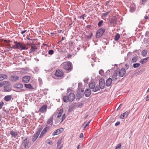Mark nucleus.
I'll return each instance as SVG.
<instances>
[{
	"label": "nucleus",
	"mask_w": 149,
	"mask_h": 149,
	"mask_svg": "<svg viewBox=\"0 0 149 149\" xmlns=\"http://www.w3.org/2000/svg\"><path fill=\"white\" fill-rule=\"evenodd\" d=\"M75 99V95L73 93H70L68 96H64L63 97V101L67 102L68 101L72 102Z\"/></svg>",
	"instance_id": "1"
},
{
	"label": "nucleus",
	"mask_w": 149,
	"mask_h": 149,
	"mask_svg": "<svg viewBox=\"0 0 149 149\" xmlns=\"http://www.w3.org/2000/svg\"><path fill=\"white\" fill-rule=\"evenodd\" d=\"M14 43L16 45V49H19L20 48L21 49L20 50H26L27 48L26 47L25 45H24L22 43L17 41H15Z\"/></svg>",
	"instance_id": "2"
},
{
	"label": "nucleus",
	"mask_w": 149,
	"mask_h": 149,
	"mask_svg": "<svg viewBox=\"0 0 149 149\" xmlns=\"http://www.w3.org/2000/svg\"><path fill=\"white\" fill-rule=\"evenodd\" d=\"M89 87L92 90V91L96 92L100 90L99 87L98 86H96L94 82H91L89 84Z\"/></svg>",
	"instance_id": "3"
},
{
	"label": "nucleus",
	"mask_w": 149,
	"mask_h": 149,
	"mask_svg": "<svg viewBox=\"0 0 149 149\" xmlns=\"http://www.w3.org/2000/svg\"><path fill=\"white\" fill-rule=\"evenodd\" d=\"M72 65L70 62L65 63L63 64L64 68L67 70H70L72 69Z\"/></svg>",
	"instance_id": "4"
},
{
	"label": "nucleus",
	"mask_w": 149,
	"mask_h": 149,
	"mask_svg": "<svg viewBox=\"0 0 149 149\" xmlns=\"http://www.w3.org/2000/svg\"><path fill=\"white\" fill-rule=\"evenodd\" d=\"M105 29L103 28H100L96 32V37L98 38L102 36L105 32Z\"/></svg>",
	"instance_id": "5"
},
{
	"label": "nucleus",
	"mask_w": 149,
	"mask_h": 149,
	"mask_svg": "<svg viewBox=\"0 0 149 149\" xmlns=\"http://www.w3.org/2000/svg\"><path fill=\"white\" fill-rule=\"evenodd\" d=\"M118 75V70H116L115 71L114 74L112 77V81L113 82H115L116 80L118 78V77H117Z\"/></svg>",
	"instance_id": "6"
},
{
	"label": "nucleus",
	"mask_w": 149,
	"mask_h": 149,
	"mask_svg": "<svg viewBox=\"0 0 149 149\" xmlns=\"http://www.w3.org/2000/svg\"><path fill=\"white\" fill-rule=\"evenodd\" d=\"M63 72L61 70H56L54 74L55 75L58 77H62L63 76Z\"/></svg>",
	"instance_id": "7"
},
{
	"label": "nucleus",
	"mask_w": 149,
	"mask_h": 149,
	"mask_svg": "<svg viewBox=\"0 0 149 149\" xmlns=\"http://www.w3.org/2000/svg\"><path fill=\"white\" fill-rule=\"evenodd\" d=\"M118 75L120 77H123L125 74V68H123L121 69L119 71H118Z\"/></svg>",
	"instance_id": "8"
},
{
	"label": "nucleus",
	"mask_w": 149,
	"mask_h": 149,
	"mask_svg": "<svg viewBox=\"0 0 149 149\" xmlns=\"http://www.w3.org/2000/svg\"><path fill=\"white\" fill-rule=\"evenodd\" d=\"M99 88H100L101 89L104 88L105 86V81L103 79H101L100 80L99 82Z\"/></svg>",
	"instance_id": "9"
},
{
	"label": "nucleus",
	"mask_w": 149,
	"mask_h": 149,
	"mask_svg": "<svg viewBox=\"0 0 149 149\" xmlns=\"http://www.w3.org/2000/svg\"><path fill=\"white\" fill-rule=\"evenodd\" d=\"M47 108V107L46 105H44L40 108L39 111L41 113H43L46 111Z\"/></svg>",
	"instance_id": "10"
},
{
	"label": "nucleus",
	"mask_w": 149,
	"mask_h": 149,
	"mask_svg": "<svg viewBox=\"0 0 149 149\" xmlns=\"http://www.w3.org/2000/svg\"><path fill=\"white\" fill-rule=\"evenodd\" d=\"M130 113V111H127L122 114L120 116L121 119H123L127 117Z\"/></svg>",
	"instance_id": "11"
},
{
	"label": "nucleus",
	"mask_w": 149,
	"mask_h": 149,
	"mask_svg": "<svg viewBox=\"0 0 149 149\" xmlns=\"http://www.w3.org/2000/svg\"><path fill=\"white\" fill-rule=\"evenodd\" d=\"M18 132H17L16 131L12 130L10 131V134L13 137L15 138L17 136Z\"/></svg>",
	"instance_id": "12"
},
{
	"label": "nucleus",
	"mask_w": 149,
	"mask_h": 149,
	"mask_svg": "<svg viewBox=\"0 0 149 149\" xmlns=\"http://www.w3.org/2000/svg\"><path fill=\"white\" fill-rule=\"evenodd\" d=\"M30 79V77L28 76H26L23 77L22 79V81L24 83H28Z\"/></svg>",
	"instance_id": "13"
},
{
	"label": "nucleus",
	"mask_w": 149,
	"mask_h": 149,
	"mask_svg": "<svg viewBox=\"0 0 149 149\" xmlns=\"http://www.w3.org/2000/svg\"><path fill=\"white\" fill-rule=\"evenodd\" d=\"M19 79V77L16 75H12L10 77V79L13 82L16 81L18 80Z\"/></svg>",
	"instance_id": "14"
},
{
	"label": "nucleus",
	"mask_w": 149,
	"mask_h": 149,
	"mask_svg": "<svg viewBox=\"0 0 149 149\" xmlns=\"http://www.w3.org/2000/svg\"><path fill=\"white\" fill-rule=\"evenodd\" d=\"M91 93V91L90 89H86L85 91L84 94L86 97H89Z\"/></svg>",
	"instance_id": "15"
},
{
	"label": "nucleus",
	"mask_w": 149,
	"mask_h": 149,
	"mask_svg": "<svg viewBox=\"0 0 149 149\" xmlns=\"http://www.w3.org/2000/svg\"><path fill=\"white\" fill-rule=\"evenodd\" d=\"M112 81V79L111 78H109L106 81V86L108 87L110 86L111 84Z\"/></svg>",
	"instance_id": "16"
},
{
	"label": "nucleus",
	"mask_w": 149,
	"mask_h": 149,
	"mask_svg": "<svg viewBox=\"0 0 149 149\" xmlns=\"http://www.w3.org/2000/svg\"><path fill=\"white\" fill-rule=\"evenodd\" d=\"M10 83L6 81H3L1 82H0V87H2L4 85H6L8 86L10 85Z\"/></svg>",
	"instance_id": "17"
},
{
	"label": "nucleus",
	"mask_w": 149,
	"mask_h": 149,
	"mask_svg": "<svg viewBox=\"0 0 149 149\" xmlns=\"http://www.w3.org/2000/svg\"><path fill=\"white\" fill-rule=\"evenodd\" d=\"M29 143V141L27 140L26 139L24 140L22 142V145L25 147H26L27 145H28Z\"/></svg>",
	"instance_id": "18"
},
{
	"label": "nucleus",
	"mask_w": 149,
	"mask_h": 149,
	"mask_svg": "<svg viewBox=\"0 0 149 149\" xmlns=\"http://www.w3.org/2000/svg\"><path fill=\"white\" fill-rule=\"evenodd\" d=\"M14 87L15 88H22L23 87V85L21 83H18L15 84Z\"/></svg>",
	"instance_id": "19"
},
{
	"label": "nucleus",
	"mask_w": 149,
	"mask_h": 149,
	"mask_svg": "<svg viewBox=\"0 0 149 149\" xmlns=\"http://www.w3.org/2000/svg\"><path fill=\"white\" fill-rule=\"evenodd\" d=\"M47 124L52 126L53 124V117H50L47 121Z\"/></svg>",
	"instance_id": "20"
},
{
	"label": "nucleus",
	"mask_w": 149,
	"mask_h": 149,
	"mask_svg": "<svg viewBox=\"0 0 149 149\" xmlns=\"http://www.w3.org/2000/svg\"><path fill=\"white\" fill-rule=\"evenodd\" d=\"M7 77V76L6 74H0V81H1L4 79H6Z\"/></svg>",
	"instance_id": "21"
},
{
	"label": "nucleus",
	"mask_w": 149,
	"mask_h": 149,
	"mask_svg": "<svg viewBox=\"0 0 149 149\" xmlns=\"http://www.w3.org/2000/svg\"><path fill=\"white\" fill-rule=\"evenodd\" d=\"M12 98V97L10 95H7L6 96L4 97V100L6 101H8L10 100Z\"/></svg>",
	"instance_id": "22"
},
{
	"label": "nucleus",
	"mask_w": 149,
	"mask_h": 149,
	"mask_svg": "<svg viewBox=\"0 0 149 149\" xmlns=\"http://www.w3.org/2000/svg\"><path fill=\"white\" fill-rule=\"evenodd\" d=\"M138 59V57L137 56L134 57L132 59V63H135L136 62Z\"/></svg>",
	"instance_id": "23"
},
{
	"label": "nucleus",
	"mask_w": 149,
	"mask_h": 149,
	"mask_svg": "<svg viewBox=\"0 0 149 149\" xmlns=\"http://www.w3.org/2000/svg\"><path fill=\"white\" fill-rule=\"evenodd\" d=\"M25 87L26 88L30 89H33V88L30 84H24Z\"/></svg>",
	"instance_id": "24"
},
{
	"label": "nucleus",
	"mask_w": 149,
	"mask_h": 149,
	"mask_svg": "<svg viewBox=\"0 0 149 149\" xmlns=\"http://www.w3.org/2000/svg\"><path fill=\"white\" fill-rule=\"evenodd\" d=\"M49 128L50 127L49 126H47L41 132L45 134L46 132L49 130Z\"/></svg>",
	"instance_id": "25"
},
{
	"label": "nucleus",
	"mask_w": 149,
	"mask_h": 149,
	"mask_svg": "<svg viewBox=\"0 0 149 149\" xmlns=\"http://www.w3.org/2000/svg\"><path fill=\"white\" fill-rule=\"evenodd\" d=\"M36 46H31V47L30 51L29 52V53H32L35 51L36 49Z\"/></svg>",
	"instance_id": "26"
},
{
	"label": "nucleus",
	"mask_w": 149,
	"mask_h": 149,
	"mask_svg": "<svg viewBox=\"0 0 149 149\" xmlns=\"http://www.w3.org/2000/svg\"><path fill=\"white\" fill-rule=\"evenodd\" d=\"M82 94L80 92V91H79L77 92V98L79 99L82 97Z\"/></svg>",
	"instance_id": "27"
},
{
	"label": "nucleus",
	"mask_w": 149,
	"mask_h": 149,
	"mask_svg": "<svg viewBox=\"0 0 149 149\" xmlns=\"http://www.w3.org/2000/svg\"><path fill=\"white\" fill-rule=\"evenodd\" d=\"M148 58V57H146V58H144L143 59L141 60L139 62L142 64H143L144 63L147 62V60Z\"/></svg>",
	"instance_id": "28"
},
{
	"label": "nucleus",
	"mask_w": 149,
	"mask_h": 149,
	"mask_svg": "<svg viewBox=\"0 0 149 149\" xmlns=\"http://www.w3.org/2000/svg\"><path fill=\"white\" fill-rule=\"evenodd\" d=\"M38 138V137L34 134L31 137V140L33 142H35L36 140L37 139V138Z\"/></svg>",
	"instance_id": "29"
},
{
	"label": "nucleus",
	"mask_w": 149,
	"mask_h": 149,
	"mask_svg": "<svg viewBox=\"0 0 149 149\" xmlns=\"http://www.w3.org/2000/svg\"><path fill=\"white\" fill-rule=\"evenodd\" d=\"M88 34H89V35H86L85 36L88 39L90 38H91L93 35L91 31L88 32Z\"/></svg>",
	"instance_id": "30"
},
{
	"label": "nucleus",
	"mask_w": 149,
	"mask_h": 149,
	"mask_svg": "<svg viewBox=\"0 0 149 149\" xmlns=\"http://www.w3.org/2000/svg\"><path fill=\"white\" fill-rule=\"evenodd\" d=\"M120 35L117 33L116 34L114 38V40L115 41L118 40L120 38Z\"/></svg>",
	"instance_id": "31"
},
{
	"label": "nucleus",
	"mask_w": 149,
	"mask_h": 149,
	"mask_svg": "<svg viewBox=\"0 0 149 149\" xmlns=\"http://www.w3.org/2000/svg\"><path fill=\"white\" fill-rule=\"evenodd\" d=\"M147 51L146 50H143L141 52V55L143 56H145L147 54Z\"/></svg>",
	"instance_id": "32"
},
{
	"label": "nucleus",
	"mask_w": 149,
	"mask_h": 149,
	"mask_svg": "<svg viewBox=\"0 0 149 149\" xmlns=\"http://www.w3.org/2000/svg\"><path fill=\"white\" fill-rule=\"evenodd\" d=\"M135 7L132 6H130V12L133 13L135 11Z\"/></svg>",
	"instance_id": "33"
},
{
	"label": "nucleus",
	"mask_w": 149,
	"mask_h": 149,
	"mask_svg": "<svg viewBox=\"0 0 149 149\" xmlns=\"http://www.w3.org/2000/svg\"><path fill=\"white\" fill-rule=\"evenodd\" d=\"M61 140H62L61 139H60L58 140V141L57 143V148H58V147H59V146L61 144Z\"/></svg>",
	"instance_id": "34"
},
{
	"label": "nucleus",
	"mask_w": 149,
	"mask_h": 149,
	"mask_svg": "<svg viewBox=\"0 0 149 149\" xmlns=\"http://www.w3.org/2000/svg\"><path fill=\"white\" fill-rule=\"evenodd\" d=\"M110 12V11H107L106 13H103L102 15V17H107L108 14Z\"/></svg>",
	"instance_id": "35"
},
{
	"label": "nucleus",
	"mask_w": 149,
	"mask_h": 149,
	"mask_svg": "<svg viewBox=\"0 0 149 149\" xmlns=\"http://www.w3.org/2000/svg\"><path fill=\"white\" fill-rule=\"evenodd\" d=\"M141 64L139 63H134L133 65V67L134 68H136L139 67Z\"/></svg>",
	"instance_id": "36"
},
{
	"label": "nucleus",
	"mask_w": 149,
	"mask_h": 149,
	"mask_svg": "<svg viewBox=\"0 0 149 149\" xmlns=\"http://www.w3.org/2000/svg\"><path fill=\"white\" fill-rule=\"evenodd\" d=\"M59 134V133L58 131L57 130L56 131H55L52 134V136H55L56 135H58Z\"/></svg>",
	"instance_id": "37"
},
{
	"label": "nucleus",
	"mask_w": 149,
	"mask_h": 149,
	"mask_svg": "<svg viewBox=\"0 0 149 149\" xmlns=\"http://www.w3.org/2000/svg\"><path fill=\"white\" fill-rule=\"evenodd\" d=\"M103 22V21L102 20H101L99 21L98 23V26L99 27H100L102 25Z\"/></svg>",
	"instance_id": "38"
},
{
	"label": "nucleus",
	"mask_w": 149,
	"mask_h": 149,
	"mask_svg": "<svg viewBox=\"0 0 149 149\" xmlns=\"http://www.w3.org/2000/svg\"><path fill=\"white\" fill-rule=\"evenodd\" d=\"M54 51L53 50L51 49L49 51H48V54L49 55H52L54 53Z\"/></svg>",
	"instance_id": "39"
},
{
	"label": "nucleus",
	"mask_w": 149,
	"mask_h": 149,
	"mask_svg": "<svg viewBox=\"0 0 149 149\" xmlns=\"http://www.w3.org/2000/svg\"><path fill=\"white\" fill-rule=\"evenodd\" d=\"M99 74L101 75V76H102L104 74V71L102 70H100L99 71Z\"/></svg>",
	"instance_id": "40"
},
{
	"label": "nucleus",
	"mask_w": 149,
	"mask_h": 149,
	"mask_svg": "<svg viewBox=\"0 0 149 149\" xmlns=\"http://www.w3.org/2000/svg\"><path fill=\"white\" fill-rule=\"evenodd\" d=\"M91 120H90L87 122V124L85 125V126L84 127V128H83L84 130H85V129L86 128V127H87L89 125V123H90L91 122Z\"/></svg>",
	"instance_id": "41"
},
{
	"label": "nucleus",
	"mask_w": 149,
	"mask_h": 149,
	"mask_svg": "<svg viewBox=\"0 0 149 149\" xmlns=\"http://www.w3.org/2000/svg\"><path fill=\"white\" fill-rule=\"evenodd\" d=\"M89 80V79L88 78H86L84 79V81L85 84H86L87 83L88 81Z\"/></svg>",
	"instance_id": "42"
},
{
	"label": "nucleus",
	"mask_w": 149,
	"mask_h": 149,
	"mask_svg": "<svg viewBox=\"0 0 149 149\" xmlns=\"http://www.w3.org/2000/svg\"><path fill=\"white\" fill-rule=\"evenodd\" d=\"M63 112V111L62 109H60V110H59L58 112V113L59 114H60L61 115H62Z\"/></svg>",
	"instance_id": "43"
},
{
	"label": "nucleus",
	"mask_w": 149,
	"mask_h": 149,
	"mask_svg": "<svg viewBox=\"0 0 149 149\" xmlns=\"http://www.w3.org/2000/svg\"><path fill=\"white\" fill-rule=\"evenodd\" d=\"M42 127H40L38 128L37 129L36 131L40 133L41 131H42Z\"/></svg>",
	"instance_id": "44"
},
{
	"label": "nucleus",
	"mask_w": 149,
	"mask_h": 149,
	"mask_svg": "<svg viewBox=\"0 0 149 149\" xmlns=\"http://www.w3.org/2000/svg\"><path fill=\"white\" fill-rule=\"evenodd\" d=\"M4 104V103L3 102H0V109H2V107L3 106Z\"/></svg>",
	"instance_id": "45"
},
{
	"label": "nucleus",
	"mask_w": 149,
	"mask_h": 149,
	"mask_svg": "<svg viewBox=\"0 0 149 149\" xmlns=\"http://www.w3.org/2000/svg\"><path fill=\"white\" fill-rule=\"evenodd\" d=\"M57 130L58 131L59 134H60L62 132H63V128H60L57 129Z\"/></svg>",
	"instance_id": "46"
},
{
	"label": "nucleus",
	"mask_w": 149,
	"mask_h": 149,
	"mask_svg": "<svg viewBox=\"0 0 149 149\" xmlns=\"http://www.w3.org/2000/svg\"><path fill=\"white\" fill-rule=\"evenodd\" d=\"M65 114H63L62 116V120L61 121V122H62L64 120L65 118Z\"/></svg>",
	"instance_id": "47"
},
{
	"label": "nucleus",
	"mask_w": 149,
	"mask_h": 149,
	"mask_svg": "<svg viewBox=\"0 0 149 149\" xmlns=\"http://www.w3.org/2000/svg\"><path fill=\"white\" fill-rule=\"evenodd\" d=\"M40 133V132L36 131V133L35 134H34L38 137Z\"/></svg>",
	"instance_id": "48"
},
{
	"label": "nucleus",
	"mask_w": 149,
	"mask_h": 149,
	"mask_svg": "<svg viewBox=\"0 0 149 149\" xmlns=\"http://www.w3.org/2000/svg\"><path fill=\"white\" fill-rule=\"evenodd\" d=\"M40 133V132L36 131V133L35 134H34L38 137Z\"/></svg>",
	"instance_id": "49"
},
{
	"label": "nucleus",
	"mask_w": 149,
	"mask_h": 149,
	"mask_svg": "<svg viewBox=\"0 0 149 149\" xmlns=\"http://www.w3.org/2000/svg\"><path fill=\"white\" fill-rule=\"evenodd\" d=\"M86 15L85 14H83L80 17V18L81 19H84V17Z\"/></svg>",
	"instance_id": "50"
},
{
	"label": "nucleus",
	"mask_w": 149,
	"mask_h": 149,
	"mask_svg": "<svg viewBox=\"0 0 149 149\" xmlns=\"http://www.w3.org/2000/svg\"><path fill=\"white\" fill-rule=\"evenodd\" d=\"M47 143L49 145H52L53 144V142L51 141H49Z\"/></svg>",
	"instance_id": "51"
},
{
	"label": "nucleus",
	"mask_w": 149,
	"mask_h": 149,
	"mask_svg": "<svg viewBox=\"0 0 149 149\" xmlns=\"http://www.w3.org/2000/svg\"><path fill=\"white\" fill-rule=\"evenodd\" d=\"M125 66L126 67L125 69H126V70H127L128 69V68H129V66L128 64H127V63L125 65Z\"/></svg>",
	"instance_id": "52"
},
{
	"label": "nucleus",
	"mask_w": 149,
	"mask_h": 149,
	"mask_svg": "<svg viewBox=\"0 0 149 149\" xmlns=\"http://www.w3.org/2000/svg\"><path fill=\"white\" fill-rule=\"evenodd\" d=\"M82 105V103L79 104L78 105L77 107H81Z\"/></svg>",
	"instance_id": "53"
},
{
	"label": "nucleus",
	"mask_w": 149,
	"mask_h": 149,
	"mask_svg": "<svg viewBox=\"0 0 149 149\" xmlns=\"http://www.w3.org/2000/svg\"><path fill=\"white\" fill-rule=\"evenodd\" d=\"M83 136H84V134H83L82 133H81L80 134L79 138H81L83 137Z\"/></svg>",
	"instance_id": "54"
},
{
	"label": "nucleus",
	"mask_w": 149,
	"mask_h": 149,
	"mask_svg": "<svg viewBox=\"0 0 149 149\" xmlns=\"http://www.w3.org/2000/svg\"><path fill=\"white\" fill-rule=\"evenodd\" d=\"M147 1H148V0H142L141 4H143V3H146Z\"/></svg>",
	"instance_id": "55"
},
{
	"label": "nucleus",
	"mask_w": 149,
	"mask_h": 149,
	"mask_svg": "<svg viewBox=\"0 0 149 149\" xmlns=\"http://www.w3.org/2000/svg\"><path fill=\"white\" fill-rule=\"evenodd\" d=\"M120 122H117L115 123V125L116 126H118L120 125Z\"/></svg>",
	"instance_id": "56"
},
{
	"label": "nucleus",
	"mask_w": 149,
	"mask_h": 149,
	"mask_svg": "<svg viewBox=\"0 0 149 149\" xmlns=\"http://www.w3.org/2000/svg\"><path fill=\"white\" fill-rule=\"evenodd\" d=\"M149 100V94L148 95L146 98V101H148Z\"/></svg>",
	"instance_id": "57"
},
{
	"label": "nucleus",
	"mask_w": 149,
	"mask_h": 149,
	"mask_svg": "<svg viewBox=\"0 0 149 149\" xmlns=\"http://www.w3.org/2000/svg\"><path fill=\"white\" fill-rule=\"evenodd\" d=\"M44 134L41 132L39 136V138H41L43 136Z\"/></svg>",
	"instance_id": "58"
},
{
	"label": "nucleus",
	"mask_w": 149,
	"mask_h": 149,
	"mask_svg": "<svg viewBox=\"0 0 149 149\" xmlns=\"http://www.w3.org/2000/svg\"><path fill=\"white\" fill-rule=\"evenodd\" d=\"M121 143H119L117 146V147L121 148Z\"/></svg>",
	"instance_id": "59"
},
{
	"label": "nucleus",
	"mask_w": 149,
	"mask_h": 149,
	"mask_svg": "<svg viewBox=\"0 0 149 149\" xmlns=\"http://www.w3.org/2000/svg\"><path fill=\"white\" fill-rule=\"evenodd\" d=\"M111 22L112 23H113V24H115L116 23V22L114 20H112L111 21Z\"/></svg>",
	"instance_id": "60"
},
{
	"label": "nucleus",
	"mask_w": 149,
	"mask_h": 149,
	"mask_svg": "<svg viewBox=\"0 0 149 149\" xmlns=\"http://www.w3.org/2000/svg\"><path fill=\"white\" fill-rule=\"evenodd\" d=\"M26 31V30H25L24 31H22L21 32V33L22 34H23Z\"/></svg>",
	"instance_id": "61"
},
{
	"label": "nucleus",
	"mask_w": 149,
	"mask_h": 149,
	"mask_svg": "<svg viewBox=\"0 0 149 149\" xmlns=\"http://www.w3.org/2000/svg\"><path fill=\"white\" fill-rule=\"evenodd\" d=\"M10 48H11L16 49V45H13L12 47H11Z\"/></svg>",
	"instance_id": "62"
},
{
	"label": "nucleus",
	"mask_w": 149,
	"mask_h": 149,
	"mask_svg": "<svg viewBox=\"0 0 149 149\" xmlns=\"http://www.w3.org/2000/svg\"><path fill=\"white\" fill-rule=\"evenodd\" d=\"M58 115L57 116V117L58 118H60L61 116V115L60 114H59L58 113Z\"/></svg>",
	"instance_id": "63"
},
{
	"label": "nucleus",
	"mask_w": 149,
	"mask_h": 149,
	"mask_svg": "<svg viewBox=\"0 0 149 149\" xmlns=\"http://www.w3.org/2000/svg\"><path fill=\"white\" fill-rule=\"evenodd\" d=\"M122 105V104H120V105H119V107H118V108L117 109V110H118V109H120L121 108Z\"/></svg>",
	"instance_id": "64"
}]
</instances>
